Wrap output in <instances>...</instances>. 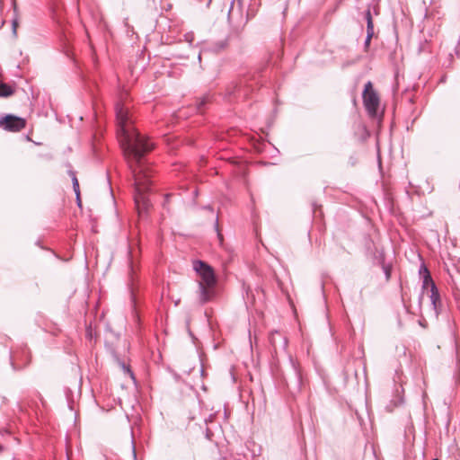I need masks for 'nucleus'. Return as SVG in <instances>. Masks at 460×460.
Returning a JSON list of instances; mask_svg holds the SVG:
<instances>
[{
	"label": "nucleus",
	"instance_id": "9d476101",
	"mask_svg": "<svg viewBox=\"0 0 460 460\" xmlns=\"http://www.w3.org/2000/svg\"><path fill=\"white\" fill-rule=\"evenodd\" d=\"M13 92L12 86L0 81V97H9Z\"/></svg>",
	"mask_w": 460,
	"mask_h": 460
},
{
	"label": "nucleus",
	"instance_id": "423d86ee",
	"mask_svg": "<svg viewBox=\"0 0 460 460\" xmlns=\"http://www.w3.org/2000/svg\"><path fill=\"white\" fill-rule=\"evenodd\" d=\"M228 45L226 38L221 39L212 44H206L202 47L201 52L199 54L198 58L201 60V54L206 52L219 53L224 50Z\"/></svg>",
	"mask_w": 460,
	"mask_h": 460
},
{
	"label": "nucleus",
	"instance_id": "39448f33",
	"mask_svg": "<svg viewBox=\"0 0 460 460\" xmlns=\"http://www.w3.org/2000/svg\"><path fill=\"white\" fill-rule=\"evenodd\" d=\"M269 341L275 353H277L279 349L286 350L288 340L278 331H274L270 333Z\"/></svg>",
	"mask_w": 460,
	"mask_h": 460
},
{
	"label": "nucleus",
	"instance_id": "7ed1b4c3",
	"mask_svg": "<svg viewBox=\"0 0 460 460\" xmlns=\"http://www.w3.org/2000/svg\"><path fill=\"white\" fill-rule=\"evenodd\" d=\"M362 98L364 106L368 115L372 118L376 117L380 104V99L376 91L373 89V84L370 81L365 84Z\"/></svg>",
	"mask_w": 460,
	"mask_h": 460
},
{
	"label": "nucleus",
	"instance_id": "ddd939ff",
	"mask_svg": "<svg viewBox=\"0 0 460 460\" xmlns=\"http://www.w3.org/2000/svg\"><path fill=\"white\" fill-rule=\"evenodd\" d=\"M131 454H132L133 460H137L136 446H135V442L133 439L131 440Z\"/></svg>",
	"mask_w": 460,
	"mask_h": 460
},
{
	"label": "nucleus",
	"instance_id": "a211bd4d",
	"mask_svg": "<svg viewBox=\"0 0 460 460\" xmlns=\"http://www.w3.org/2000/svg\"><path fill=\"white\" fill-rule=\"evenodd\" d=\"M243 93L245 94L244 90L238 89V94L241 95Z\"/></svg>",
	"mask_w": 460,
	"mask_h": 460
},
{
	"label": "nucleus",
	"instance_id": "6ab92c4d",
	"mask_svg": "<svg viewBox=\"0 0 460 460\" xmlns=\"http://www.w3.org/2000/svg\"><path fill=\"white\" fill-rule=\"evenodd\" d=\"M16 22H13V31H15Z\"/></svg>",
	"mask_w": 460,
	"mask_h": 460
},
{
	"label": "nucleus",
	"instance_id": "f257e3e1",
	"mask_svg": "<svg viewBox=\"0 0 460 460\" xmlns=\"http://www.w3.org/2000/svg\"><path fill=\"white\" fill-rule=\"evenodd\" d=\"M115 111L118 138L134 178L135 205L141 216L150 205L146 197V191L151 184V169L144 160V156L153 149L154 144L137 131L128 109L123 103L118 102Z\"/></svg>",
	"mask_w": 460,
	"mask_h": 460
},
{
	"label": "nucleus",
	"instance_id": "f3484780",
	"mask_svg": "<svg viewBox=\"0 0 460 460\" xmlns=\"http://www.w3.org/2000/svg\"><path fill=\"white\" fill-rule=\"evenodd\" d=\"M233 5H234V2H232L231 8L229 10V13H228L229 18L231 17V13H232V10H233Z\"/></svg>",
	"mask_w": 460,
	"mask_h": 460
},
{
	"label": "nucleus",
	"instance_id": "4468645a",
	"mask_svg": "<svg viewBox=\"0 0 460 460\" xmlns=\"http://www.w3.org/2000/svg\"><path fill=\"white\" fill-rule=\"evenodd\" d=\"M121 367L128 373H129L131 376H133V373L130 371L129 367L125 365V363L120 362L119 363Z\"/></svg>",
	"mask_w": 460,
	"mask_h": 460
},
{
	"label": "nucleus",
	"instance_id": "f03ea898",
	"mask_svg": "<svg viewBox=\"0 0 460 460\" xmlns=\"http://www.w3.org/2000/svg\"><path fill=\"white\" fill-rule=\"evenodd\" d=\"M193 269L201 278L199 283V298L201 304H205L212 296L211 288L216 284L215 273L213 269L202 261H194Z\"/></svg>",
	"mask_w": 460,
	"mask_h": 460
},
{
	"label": "nucleus",
	"instance_id": "20e7f679",
	"mask_svg": "<svg viewBox=\"0 0 460 460\" xmlns=\"http://www.w3.org/2000/svg\"><path fill=\"white\" fill-rule=\"evenodd\" d=\"M25 126V119L14 115H6L5 117L0 119V128H3L7 131L18 132L23 129Z\"/></svg>",
	"mask_w": 460,
	"mask_h": 460
},
{
	"label": "nucleus",
	"instance_id": "dca6fc26",
	"mask_svg": "<svg viewBox=\"0 0 460 460\" xmlns=\"http://www.w3.org/2000/svg\"><path fill=\"white\" fill-rule=\"evenodd\" d=\"M72 181H73V185H75V182L77 183L78 181H77V178L75 177V173L73 172L72 173Z\"/></svg>",
	"mask_w": 460,
	"mask_h": 460
},
{
	"label": "nucleus",
	"instance_id": "2eb2a0df",
	"mask_svg": "<svg viewBox=\"0 0 460 460\" xmlns=\"http://www.w3.org/2000/svg\"><path fill=\"white\" fill-rule=\"evenodd\" d=\"M206 103V99L204 98L202 101H200V102L199 103V106H198V109L200 110L201 106L205 105Z\"/></svg>",
	"mask_w": 460,
	"mask_h": 460
},
{
	"label": "nucleus",
	"instance_id": "412c9836",
	"mask_svg": "<svg viewBox=\"0 0 460 460\" xmlns=\"http://www.w3.org/2000/svg\"><path fill=\"white\" fill-rule=\"evenodd\" d=\"M2 449H3V447H2V446L0 445V451H2Z\"/></svg>",
	"mask_w": 460,
	"mask_h": 460
},
{
	"label": "nucleus",
	"instance_id": "6e6552de",
	"mask_svg": "<svg viewBox=\"0 0 460 460\" xmlns=\"http://www.w3.org/2000/svg\"><path fill=\"white\" fill-rule=\"evenodd\" d=\"M429 299L436 312V314H438L439 307L441 306V299L436 284H432V288H430Z\"/></svg>",
	"mask_w": 460,
	"mask_h": 460
},
{
	"label": "nucleus",
	"instance_id": "aec40b11",
	"mask_svg": "<svg viewBox=\"0 0 460 460\" xmlns=\"http://www.w3.org/2000/svg\"><path fill=\"white\" fill-rule=\"evenodd\" d=\"M297 382L300 383V376L297 375Z\"/></svg>",
	"mask_w": 460,
	"mask_h": 460
},
{
	"label": "nucleus",
	"instance_id": "0eeeda50",
	"mask_svg": "<svg viewBox=\"0 0 460 460\" xmlns=\"http://www.w3.org/2000/svg\"><path fill=\"white\" fill-rule=\"evenodd\" d=\"M365 19L367 21V36L364 42L365 48L367 49L369 47L371 39L374 35V23L371 15L370 9H367L365 13Z\"/></svg>",
	"mask_w": 460,
	"mask_h": 460
},
{
	"label": "nucleus",
	"instance_id": "9b49d317",
	"mask_svg": "<svg viewBox=\"0 0 460 460\" xmlns=\"http://www.w3.org/2000/svg\"><path fill=\"white\" fill-rule=\"evenodd\" d=\"M184 40L188 42L190 45H191L194 40V34L192 32H188L184 34Z\"/></svg>",
	"mask_w": 460,
	"mask_h": 460
},
{
	"label": "nucleus",
	"instance_id": "f8f14e48",
	"mask_svg": "<svg viewBox=\"0 0 460 460\" xmlns=\"http://www.w3.org/2000/svg\"><path fill=\"white\" fill-rule=\"evenodd\" d=\"M73 189L75 190V193L76 195V199H77V201H78V205H80V198H79V195H80V190H79V183H75V185H73Z\"/></svg>",
	"mask_w": 460,
	"mask_h": 460
},
{
	"label": "nucleus",
	"instance_id": "1a4fd4ad",
	"mask_svg": "<svg viewBox=\"0 0 460 460\" xmlns=\"http://www.w3.org/2000/svg\"><path fill=\"white\" fill-rule=\"evenodd\" d=\"M420 273L423 274L422 288H432V284H435L428 269L422 265Z\"/></svg>",
	"mask_w": 460,
	"mask_h": 460
}]
</instances>
